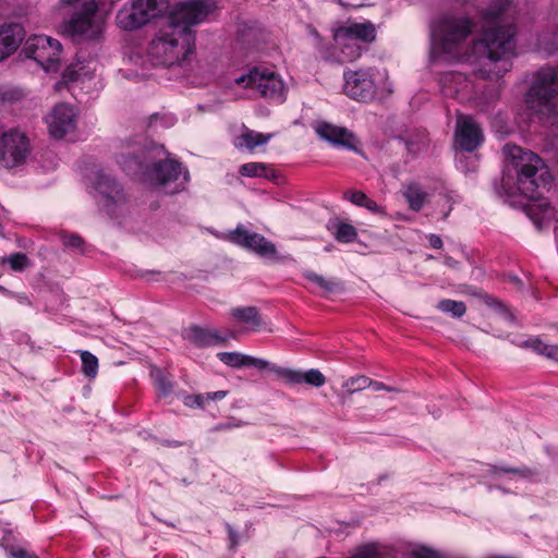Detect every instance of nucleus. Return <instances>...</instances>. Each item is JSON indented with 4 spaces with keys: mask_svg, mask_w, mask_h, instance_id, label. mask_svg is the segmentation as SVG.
Masks as SVG:
<instances>
[{
    "mask_svg": "<svg viewBox=\"0 0 558 558\" xmlns=\"http://www.w3.org/2000/svg\"><path fill=\"white\" fill-rule=\"evenodd\" d=\"M211 0L178 3L156 37L150 41L148 56L155 65L182 64L194 52L195 35L191 27L204 22L215 10Z\"/></svg>",
    "mask_w": 558,
    "mask_h": 558,
    "instance_id": "1",
    "label": "nucleus"
},
{
    "mask_svg": "<svg viewBox=\"0 0 558 558\" xmlns=\"http://www.w3.org/2000/svg\"><path fill=\"white\" fill-rule=\"evenodd\" d=\"M509 5L510 0H493L483 13L485 25L482 36L473 45L480 63L478 72L488 80H498L512 68L517 27L513 23H504L502 19Z\"/></svg>",
    "mask_w": 558,
    "mask_h": 558,
    "instance_id": "2",
    "label": "nucleus"
},
{
    "mask_svg": "<svg viewBox=\"0 0 558 558\" xmlns=\"http://www.w3.org/2000/svg\"><path fill=\"white\" fill-rule=\"evenodd\" d=\"M121 169L129 175L140 177L166 194H177L185 189L190 180L182 163L169 158L162 145L151 144L141 149L121 153L118 158Z\"/></svg>",
    "mask_w": 558,
    "mask_h": 558,
    "instance_id": "3",
    "label": "nucleus"
},
{
    "mask_svg": "<svg viewBox=\"0 0 558 558\" xmlns=\"http://www.w3.org/2000/svg\"><path fill=\"white\" fill-rule=\"evenodd\" d=\"M502 151L515 171L519 190L523 194L533 197L539 187L550 184L551 177L538 155L514 144H506Z\"/></svg>",
    "mask_w": 558,
    "mask_h": 558,
    "instance_id": "4",
    "label": "nucleus"
},
{
    "mask_svg": "<svg viewBox=\"0 0 558 558\" xmlns=\"http://www.w3.org/2000/svg\"><path fill=\"white\" fill-rule=\"evenodd\" d=\"M474 28L473 21L465 15L445 14L432 27V47L437 54L458 58L462 46Z\"/></svg>",
    "mask_w": 558,
    "mask_h": 558,
    "instance_id": "5",
    "label": "nucleus"
},
{
    "mask_svg": "<svg viewBox=\"0 0 558 558\" xmlns=\"http://www.w3.org/2000/svg\"><path fill=\"white\" fill-rule=\"evenodd\" d=\"M526 106L537 113H553L558 106V66L539 69L525 95Z\"/></svg>",
    "mask_w": 558,
    "mask_h": 558,
    "instance_id": "6",
    "label": "nucleus"
},
{
    "mask_svg": "<svg viewBox=\"0 0 558 558\" xmlns=\"http://www.w3.org/2000/svg\"><path fill=\"white\" fill-rule=\"evenodd\" d=\"M61 52L62 46L57 39L34 35L26 39L21 54L35 60L46 71H57Z\"/></svg>",
    "mask_w": 558,
    "mask_h": 558,
    "instance_id": "7",
    "label": "nucleus"
},
{
    "mask_svg": "<svg viewBox=\"0 0 558 558\" xmlns=\"http://www.w3.org/2000/svg\"><path fill=\"white\" fill-rule=\"evenodd\" d=\"M229 240L248 250L262 258L268 259L272 263H284L292 259L289 255H280L276 245L266 239L263 234L248 231L244 226L239 225L233 231L229 233Z\"/></svg>",
    "mask_w": 558,
    "mask_h": 558,
    "instance_id": "8",
    "label": "nucleus"
},
{
    "mask_svg": "<svg viewBox=\"0 0 558 558\" xmlns=\"http://www.w3.org/2000/svg\"><path fill=\"white\" fill-rule=\"evenodd\" d=\"M236 84H243L246 88H255L260 96L276 102L286 100V87L282 80L272 71L255 68L247 74L235 78Z\"/></svg>",
    "mask_w": 558,
    "mask_h": 558,
    "instance_id": "9",
    "label": "nucleus"
},
{
    "mask_svg": "<svg viewBox=\"0 0 558 558\" xmlns=\"http://www.w3.org/2000/svg\"><path fill=\"white\" fill-rule=\"evenodd\" d=\"M31 153L27 135L20 130H9L0 136V163L7 169L23 165Z\"/></svg>",
    "mask_w": 558,
    "mask_h": 558,
    "instance_id": "10",
    "label": "nucleus"
},
{
    "mask_svg": "<svg viewBox=\"0 0 558 558\" xmlns=\"http://www.w3.org/2000/svg\"><path fill=\"white\" fill-rule=\"evenodd\" d=\"M170 8V0H133L129 11L118 16L124 28H138L150 20L162 15Z\"/></svg>",
    "mask_w": 558,
    "mask_h": 558,
    "instance_id": "11",
    "label": "nucleus"
},
{
    "mask_svg": "<svg viewBox=\"0 0 558 558\" xmlns=\"http://www.w3.org/2000/svg\"><path fill=\"white\" fill-rule=\"evenodd\" d=\"M343 78V90L350 98L357 101H368L374 98L376 86L368 70L344 71Z\"/></svg>",
    "mask_w": 558,
    "mask_h": 558,
    "instance_id": "12",
    "label": "nucleus"
},
{
    "mask_svg": "<svg viewBox=\"0 0 558 558\" xmlns=\"http://www.w3.org/2000/svg\"><path fill=\"white\" fill-rule=\"evenodd\" d=\"M483 130L470 116H459L454 132V145L462 151L472 153L483 143Z\"/></svg>",
    "mask_w": 558,
    "mask_h": 558,
    "instance_id": "13",
    "label": "nucleus"
},
{
    "mask_svg": "<svg viewBox=\"0 0 558 558\" xmlns=\"http://www.w3.org/2000/svg\"><path fill=\"white\" fill-rule=\"evenodd\" d=\"M49 133L54 138H63L76 126L74 108L66 104L56 105L46 119Z\"/></svg>",
    "mask_w": 558,
    "mask_h": 558,
    "instance_id": "14",
    "label": "nucleus"
},
{
    "mask_svg": "<svg viewBox=\"0 0 558 558\" xmlns=\"http://www.w3.org/2000/svg\"><path fill=\"white\" fill-rule=\"evenodd\" d=\"M317 135L337 147H343L349 150H357L359 143L352 132L342 126H337L328 122H318L315 126Z\"/></svg>",
    "mask_w": 558,
    "mask_h": 558,
    "instance_id": "15",
    "label": "nucleus"
},
{
    "mask_svg": "<svg viewBox=\"0 0 558 558\" xmlns=\"http://www.w3.org/2000/svg\"><path fill=\"white\" fill-rule=\"evenodd\" d=\"M22 24L10 22L0 24V61L13 54L25 37Z\"/></svg>",
    "mask_w": 558,
    "mask_h": 558,
    "instance_id": "16",
    "label": "nucleus"
},
{
    "mask_svg": "<svg viewBox=\"0 0 558 558\" xmlns=\"http://www.w3.org/2000/svg\"><path fill=\"white\" fill-rule=\"evenodd\" d=\"M270 372L277 374L286 383L291 384V385L304 383L310 386L318 388V387L324 386L326 383V377L324 376V374L320 371L315 369V368H312L307 372H301V371H295V369H291V368L279 367L274 364L270 367Z\"/></svg>",
    "mask_w": 558,
    "mask_h": 558,
    "instance_id": "17",
    "label": "nucleus"
},
{
    "mask_svg": "<svg viewBox=\"0 0 558 558\" xmlns=\"http://www.w3.org/2000/svg\"><path fill=\"white\" fill-rule=\"evenodd\" d=\"M183 338L201 348L223 344L228 340V337L221 336L216 329H207L197 325L184 330Z\"/></svg>",
    "mask_w": 558,
    "mask_h": 558,
    "instance_id": "18",
    "label": "nucleus"
},
{
    "mask_svg": "<svg viewBox=\"0 0 558 558\" xmlns=\"http://www.w3.org/2000/svg\"><path fill=\"white\" fill-rule=\"evenodd\" d=\"M90 181L95 187L106 199L110 202H119L123 198V193L117 180L104 170L94 172Z\"/></svg>",
    "mask_w": 558,
    "mask_h": 558,
    "instance_id": "19",
    "label": "nucleus"
},
{
    "mask_svg": "<svg viewBox=\"0 0 558 558\" xmlns=\"http://www.w3.org/2000/svg\"><path fill=\"white\" fill-rule=\"evenodd\" d=\"M217 357L223 364L232 368H241L243 366H252L257 369H269L274 365L264 359L254 357L240 352H219Z\"/></svg>",
    "mask_w": 558,
    "mask_h": 558,
    "instance_id": "20",
    "label": "nucleus"
},
{
    "mask_svg": "<svg viewBox=\"0 0 558 558\" xmlns=\"http://www.w3.org/2000/svg\"><path fill=\"white\" fill-rule=\"evenodd\" d=\"M488 474L495 476L499 473L506 474H514L520 478L527 480L534 483L548 482V475L541 470V468H510V466H498V465H488L487 470Z\"/></svg>",
    "mask_w": 558,
    "mask_h": 558,
    "instance_id": "21",
    "label": "nucleus"
},
{
    "mask_svg": "<svg viewBox=\"0 0 558 558\" xmlns=\"http://www.w3.org/2000/svg\"><path fill=\"white\" fill-rule=\"evenodd\" d=\"M230 315L236 323L245 325L250 331H258L266 326L256 306L233 307Z\"/></svg>",
    "mask_w": 558,
    "mask_h": 558,
    "instance_id": "22",
    "label": "nucleus"
},
{
    "mask_svg": "<svg viewBox=\"0 0 558 558\" xmlns=\"http://www.w3.org/2000/svg\"><path fill=\"white\" fill-rule=\"evenodd\" d=\"M333 37L336 45L339 48V62H353L362 56L365 48L361 44L356 43V40L343 35V32L336 31Z\"/></svg>",
    "mask_w": 558,
    "mask_h": 558,
    "instance_id": "23",
    "label": "nucleus"
},
{
    "mask_svg": "<svg viewBox=\"0 0 558 558\" xmlns=\"http://www.w3.org/2000/svg\"><path fill=\"white\" fill-rule=\"evenodd\" d=\"M402 195L407 201L409 208L413 211H420L429 201V194L415 181L403 184Z\"/></svg>",
    "mask_w": 558,
    "mask_h": 558,
    "instance_id": "24",
    "label": "nucleus"
},
{
    "mask_svg": "<svg viewBox=\"0 0 558 558\" xmlns=\"http://www.w3.org/2000/svg\"><path fill=\"white\" fill-rule=\"evenodd\" d=\"M337 31L343 32V35L351 37V39L356 40L359 44H371L376 38V29L371 22L353 23Z\"/></svg>",
    "mask_w": 558,
    "mask_h": 558,
    "instance_id": "25",
    "label": "nucleus"
},
{
    "mask_svg": "<svg viewBox=\"0 0 558 558\" xmlns=\"http://www.w3.org/2000/svg\"><path fill=\"white\" fill-rule=\"evenodd\" d=\"M343 198L350 201L352 204L364 207L375 215L385 216L386 210L383 206L378 205L374 199L369 198L364 192L356 190H348L343 194Z\"/></svg>",
    "mask_w": 558,
    "mask_h": 558,
    "instance_id": "26",
    "label": "nucleus"
},
{
    "mask_svg": "<svg viewBox=\"0 0 558 558\" xmlns=\"http://www.w3.org/2000/svg\"><path fill=\"white\" fill-rule=\"evenodd\" d=\"M239 173L248 178H265L276 182L279 178L277 170L269 168L263 162H247L241 166Z\"/></svg>",
    "mask_w": 558,
    "mask_h": 558,
    "instance_id": "27",
    "label": "nucleus"
},
{
    "mask_svg": "<svg viewBox=\"0 0 558 558\" xmlns=\"http://www.w3.org/2000/svg\"><path fill=\"white\" fill-rule=\"evenodd\" d=\"M271 137V134H263L255 131L246 130L235 138L234 145L238 148H246L253 150L257 146L266 144Z\"/></svg>",
    "mask_w": 558,
    "mask_h": 558,
    "instance_id": "28",
    "label": "nucleus"
},
{
    "mask_svg": "<svg viewBox=\"0 0 558 558\" xmlns=\"http://www.w3.org/2000/svg\"><path fill=\"white\" fill-rule=\"evenodd\" d=\"M303 277L317 286L323 291L324 295L341 290V283L338 280L325 278L312 270L303 271Z\"/></svg>",
    "mask_w": 558,
    "mask_h": 558,
    "instance_id": "29",
    "label": "nucleus"
},
{
    "mask_svg": "<svg viewBox=\"0 0 558 558\" xmlns=\"http://www.w3.org/2000/svg\"><path fill=\"white\" fill-rule=\"evenodd\" d=\"M227 393L225 390H218L215 392L190 395L184 398L183 402L189 408L204 409L207 402L222 400Z\"/></svg>",
    "mask_w": 558,
    "mask_h": 558,
    "instance_id": "30",
    "label": "nucleus"
},
{
    "mask_svg": "<svg viewBox=\"0 0 558 558\" xmlns=\"http://www.w3.org/2000/svg\"><path fill=\"white\" fill-rule=\"evenodd\" d=\"M521 347L529 348L538 354L558 362V345L546 344L538 338H531L525 340Z\"/></svg>",
    "mask_w": 558,
    "mask_h": 558,
    "instance_id": "31",
    "label": "nucleus"
},
{
    "mask_svg": "<svg viewBox=\"0 0 558 558\" xmlns=\"http://www.w3.org/2000/svg\"><path fill=\"white\" fill-rule=\"evenodd\" d=\"M82 361V373L87 378H95L98 374V359L89 351H78Z\"/></svg>",
    "mask_w": 558,
    "mask_h": 558,
    "instance_id": "32",
    "label": "nucleus"
},
{
    "mask_svg": "<svg viewBox=\"0 0 558 558\" xmlns=\"http://www.w3.org/2000/svg\"><path fill=\"white\" fill-rule=\"evenodd\" d=\"M437 308L444 313L450 314L456 318L462 317L466 312L464 302L450 299L440 300L437 304Z\"/></svg>",
    "mask_w": 558,
    "mask_h": 558,
    "instance_id": "33",
    "label": "nucleus"
},
{
    "mask_svg": "<svg viewBox=\"0 0 558 558\" xmlns=\"http://www.w3.org/2000/svg\"><path fill=\"white\" fill-rule=\"evenodd\" d=\"M335 239L340 243H352L357 238L355 227L345 222H338L333 233Z\"/></svg>",
    "mask_w": 558,
    "mask_h": 558,
    "instance_id": "34",
    "label": "nucleus"
},
{
    "mask_svg": "<svg viewBox=\"0 0 558 558\" xmlns=\"http://www.w3.org/2000/svg\"><path fill=\"white\" fill-rule=\"evenodd\" d=\"M372 384V379L364 375L353 376L347 379L342 388L345 389V391L350 395H353L355 392L362 391L366 388H369Z\"/></svg>",
    "mask_w": 558,
    "mask_h": 558,
    "instance_id": "35",
    "label": "nucleus"
},
{
    "mask_svg": "<svg viewBox=\"0 0 558 558\" xmlns=\"http://www.w3.org/2000/svg\"><path fill=\"white\" fill-rule=\"evenodd\" d=\"M405 145L411 154L417 155L427 148L428 136L425 131H420L415 137L407 140Z\"/></svg>",
    "mask_w": 558,
    "mask_h": 558,
    "instance_id": "36",
    "label": "nucleus"
},
{
    "mask_svg": "<svg viewBox=\"0 0 558 558\" xmlns=\"http://www.w3.org/2000/svg\"><path fill=\"white\" fill-rule=\"evenodd\" d=\"M155 386L160 397H168L173 390V381L161 371L154 374Z\"/></svg>",
    "mask_w": 558,
    "mask_h": 558,
    "instance_id": "37",
    "label": "nucleus"
},
{
    "mask_svg": "<svg viewBox=\"0 0 558 558\" xmlns=\"http://www.w3.org/2000/svg\"><path fill=\"white\" fill-rule=\"evenodd\" d=\"M350 558H381L379 546L375 543L360 546Z\"/></svg>",
    "mask_w": 558,
    "mask_h": 558,
    "instance_id": "38",
    "label": "nucleus"
},
{
    "mask_svg": "<svg viewBox=\"0 0 558 558\" xmlns=\"http://www.w3.org/2000/svg\"><path fill=\"white\" fill-rule=\"evenodd\" d=\"M1 545L4 547L7 554L11 558H39L35 553L28 551L23 547L8 545L7 538H2Z\"/></svg>",
    "mask_w": 558,
    "mask_h": 558,
    "instance_id": "39",
    "label": "nucleus"
},
{
    "mask_svg": "<svg viewBox=\"0 0 558 558\" xmlns=\"http://www.w3.org/2000/svg\"><path fill=\"white\" fill-rule=\"evenodd\" d=\"M7 262L15 271H23L31 265L28 257L24 253H14L8 257Z\"/></svg>",
    "mask_w": 558,
    "mask_h": 558,
    "instance_id": "40",
    "label": "nucleus"
},
{
    "mask_svg": "<svg viewBox=\"0 0 558 558\" xmlns=\"http://www.w3.org/2000/svg\"><path fill=\"white\" fill-rule=\"evenodd\" d=\"M61 241L64 246L78 250L84 244L83 239L77 234L62 233Z\"/></svg>",
    "mask_w": 558,
    "mask_h": 558,
    "instance_id": "41",
    "label": "nucleus"
},
{
    "mask_svg": "<svg viewBox=\"0 0 558 558\" xmlns=\"http://www.w3.org/2000/svg\"><path fill=\"white\" fill-rule=\"evenodd\" d=\"M243 425H244V422H242L235 417H230L228 421L218 423L217 425H215L211 430L213 432L229 430L232 428L242 427Z\"/></svg>",
    "mask_w": 558,
    "mask_h": 558,
    "instance_id": "42",
    "label": "nucleus"
},
{
    "mask_svg": "<svg viewBox=\"0 0 558 558\" xmlns=\"http://www.w3.org/2000/svg\"><path fill=\"white\" fill-rule=\"evenodd\" d=\"M413 557L414 558H438L437 554L426 547H421L415 550H413Z\"/></svg>",
    "mask_w": 558,
    "mask_h": 558,
    "instance_id": "43",
    "label": "nucleus"
},
{
    "mask_svg": "<svg viewBox=\"0 0 558 558\" xmlns=\"http://www.w3.org/2000/svg\"><path fill=\"white\" fill-rule=\"evenodd\" d=\"M369 388H372L375 391H380V390L395 391V388H391L381 381H376L373 379H372V384H371Z\"/></svg>",
    "mask_w": 558,
    "mask_h": 558,
    "instance_id": "44",
    "label": "nucleus"
},
{
    "mask_svg": "<svg viewBox=\"0 0 558 558\" xmlns=\"http://www.w3.org/2000/svg\"><path fill=\"white\" fill-rule=\"evenodd\" d=\"M428 241H429L430 246L434 248H441V246H442L441 238L436 234H430L428 236Z\"/></svg>",
    "mask_w": 558,
    "mask_h": 558,
    "instance_id": "45",
    "label": "nucleus"
},
{
    "mask_svg": "<svg viewBox=\"0 0 558 558\" xmlns=\"http://www.w3.org/2000/svg\"><path fill=\"white\" fill-rule=\"evenodd\" d=\"M494 304L496 305V307L502 313L505 314L506 317H508L509 319H512V315L511 313H509V311L506 308V306L500 303L499 301H495Z\"/></svg>",
    "mask_w": 558,
    "mask_h": 558,
    "instance_id": "46",
    "label": "nucleus"
},
{
    "mask_svg": "<svg viewBox=\"0 0 558 558\" xmlns=\"http://www.w3.org/2000/svg\"><path fill=\"white\" fill-rule=\"evenodd\" d=\"M228 530H229V536L231 539V546L234 547L238 544L236 533L232 530V527L230 525H228Z\"/></svg>",
    "mask_w": 558,
    "mask_h": 558,
    "instance_id": "47",
    "label": "nucleus"
},
{
    "mask_svg": "<svg viewBox=\"0 0 558 558\" xmlns=\"http://www.w3.org/2000/svg\"><path fill=\"white\" fill-rule=\"evenodd\" d=\"M446 263H447V265L452 266L454 262L451 257H448Z\"/></svg>",
    "mask_w": 558,
    "mask_h": 558,
    "instance_id": "48",
    "label": "nucleus"
},
{
    "mask_svg": "<svg viewBox=\"0 0 558 558\" xmlns=\"http://www.w3.org/2000/svg\"><path fill=\"white\" fill-rule=\"evenodd\" d=\"M156 120H157V116L156 114L151 116V121H156Z\"/></svg>",
    "mask_w": 558,
    "mask_h": 558,
    "instance_id": "49",
    "label": "nucleus"
},
{
    "mask_svg": "<svg viewBox=\"0 0 558 558\" xmlns=\"http://www.w3.org/2000/svg\"><path fill=\"white\" fill-rule=\"evenodd\" d=\"M554 50H558V41L555 43V48Z\"/></svg>",
    "mask_w": 558,
    "mask_h": 558,
    "instance_id": "50",
    "label": "nucleus"
}]
</instances>
